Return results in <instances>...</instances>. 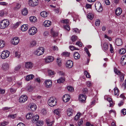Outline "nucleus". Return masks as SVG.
Instances as JSON below:
<instances>
[{
	"mask_svg": "<svg viewBox=\"0 0 126 126\" xmlns=\"http://www.w3.org/2000/svg\"><path fill=\"white\" fill-rule=\"evenodd\" d=\"M27 97L26 95H23L20 97L19 99V101L21 103L24 102L27 99Z\"/></svg>",
	"mask_w": 126,
	"mask_h": 126,
	"instance_id": "nucleus-9",
	"label": "nucleus"
},
{
	"mask_svg": "<svg viewBox=\"0 0 126 126\" xmlns=\"http://www.w3.org/2000/svg\"><path fill=\"white\" fill-rule=\"evenodd\" d=\"M73 110L70 109H68L67 111V113L68 115L69 116H71L72 115Z\"/></svg>",
	"mask_w": 126,
	"mask_h": 126,
	"instance_id": "nucleus-35",
	"label": "nucleus"
},
{
	"mask_svg": "<svg viewBox=\"0 0 126 126\" xmlns=\"http://www.w3.org/2000/svg\"><path fill=\"white\" fill-rule=\"evenodd\" d=\"M73 66V62L71 60L67 61L66 64V67L68 68H71Z\"/></svg>",
	"mask_w": 126,
	"mask_h": 126,
	"instance_id": "nucleus-13",
	"label": "nucleus"
},
{
	"mask_svg": "<svg viewBox=\"0 0 126 126\" xmlns=\"http://www.w3.org/2000/svg\"><path fill=\"white\" fill-rule=\"evenodd\" d=\"M28 28V26L27 25L24 24L22 26L21 29L22 31H25L27 30Z\"/></svg>",
	"mask_w": 126,
	"mask_h": 126,
	"instance_id": "nucleus-23",
	"label": "nucleus"
},
{
	"mask_svg": "<svg viewBox=\"0 0 126 126\" xmlns=\"http://www.w3.org/2000/svg\"><path fill=\"white\" fill-rule=\"evenodd\" d=\"M69 48L71 50H79V49L78 48H76V47H75L74 46H70L69 47Z\"/></svg>",
	"mask_w": 126,
	"mask_h": 126,
	"instance_id": "nucleus-50",
	"label": "nucleus"
},
{
	"mask_svg": "<svg viewBox=\"0 0 126 126\" xmlns=\"http://www.w3.org/2000/svg\"><path fill=\"white\" fill-rule=\"evenodd\" d=\"M20 7V5L18 3H17L15 7H14V9L15 10H16L19 8Z\"/></svg>",
	"mask_w": 126,
	"mask_h": 126,
	"instance_id": "nucleus-58",
	"label": "nucleus"
},
{
	"mask_svg": "<svg viewBox=\"0 0 126 126\" xmlns=\"http://www.w3.org/2000/svg\"><path fill=\"white\" fill-rule=\"evenodd\" d=\"M40 14L42 16L44 17H47L48 14V13L45 11L41 12Z\"/></svg>",
	"mask_w": 126,
	"mask_h": 126,
	"instance_id": "nucleus-32",
	"label": "nucleus"
},
{
	"mask_svg": "<svg viewBox=\"0 0 126 126\" xmlns=\"http://www.w3.org/2000/svg\"><path fill=\"white\" fill-rule=\"evenodd\" d=\"M121 113L124 115L126 114V109H123L121 111Z\"/></svg>",
	"mask_w": 126,
	"mask_h": 126,
	"instance_id": "nucleus-62",
	"label": "nucleus"
},
{
	"mask_svg": "<svg viewBox=\"0 0 126 126\" xmlns=\"http://www.w3.org/2000/svg\"><path fill=\"white\" fill-rule=\"evenodd\" d=\"M22 67L21 64H18L14 68V71L15 72H17Z\"/></svg>",
	"mask_w": 126,
	"mask_h": 126,
	"instance_id": "nucleus-27",
	"label": "nucleus"
},
{
	"mask_svg": "<svg viewBox=\"0 0 126 126\" xmlns=\"http://www.w3.org/2000/svg\"><path fill=\"white\" fill-rule=\"evenodd\" d=\"M74 57L75 59L77 60L79 59L80 57V55L77 52H75L74 54Z\"/></svg>",
	"mask_w": 126,
	"mask_h": 126,
	"instance_id": "nucleus-28",
	"label": "nucleus"
},
{
	"mask_svg": "<svg viewBox=\"0 0 126 126\" xmlns=\"http://www.w3.org/2000/svg\"><path fill=\"white\" fill-rule=\"evenodd\" d=\"M48 104L51 107H53L56 104V102L55 98L53 97L49 98L48 100Z\"/></svg>",
	"mask_w": 126,
	"mask_h": 126,
	"instance_id": "nucleus-2",
	"label": "nucleus"
},
{
	"mask_svg": "<svg viewBox=\"0 0 126 126\" xmlns=\"http://www.w3.org/2000/svg\"><path fill=\"white\" fill-rule=\"evenodd\" d=\"M77 39V37L75 35H73L72 36L71 38L72 41L73 42H74L76 41Z\"/></svg>",
	"mask_w": 126,
	"mask_h": 126,
	"instance_id": "nucleus-51",
	"label": "nucleus"
},
{
	"mask_svg": "<svg viewBox=\"0 0 126 126\" xmlns=\"http://www.w3.org/2000/svg\"><path fill=\"white\" fill-rule=\"evenodd\" d=\"M121 63L123 66L126 64V55L123 56L122 57L121 60Z\"/></svg>",
	"mask_w": 126,
	"mask_h": 126,
	"instance_id": "nucleus-17",
	"label": "nucleus"
},
{
	"mask_svg": "<svg viewBox=\"0 0 126 126\" xmlns=\"http://www.w3.org/2000/svg\"><path fill=\"white\" fill-rule=\"evenodd\" d=\"M32 63L31 62H28L25 63V67L27 69H31L33 67Z\"/></svg>",
	"mask_w": 126,
	"mask_h": 126,
	"instance_id": "nucleus-18",
	"label": "nucleus"
},
{
	"mask_svg": "<svg viewBox=\"0 0 126 126\" xmlns=\"http://www.w3.org/2000/svg\"><path fill=\"white\" fill-rule=\"evenodd\" d=\"M10 54V52L7 50L3 51L1 55V57L3 59H5L8 57Z\"/></svg>",
	"mask_w": 126,
	"mask_h": 126,
	"instance_id": "nucleus-4",
	"label": "nucleus"
},
{
	"mask_svg": "<svg viewBox=\"0 0 126 126\" xmlns=\"http://www.w3.org/2000/svg\"><path fill=\"white\" fill-rule=\"evenodd\" d=\"M85 51L86 52L87 54H88V56L90 57L91 56V54H90L89 51L88 50V48L86 47H85L84 48Z\"/></svg>",
	"mask_w": 126,
	"mask_h": 126,
	"instance_id": "nucleus-53",
	"label": "nucleus"
},
{
	"mask_svg": "<svg viewBox=\"0 0 126 126\" xmlns=\"http://www.w3.org/2000/svg\"><path fill=\"white\" fill-rule=\"evenodd\" d=\"M34 77V76L32 74L29 75L26 77V80L27 81H29L32 79Z\"/></svg>",
	"mask_w": 126,
	"mask_h": 126,
	"instance_id": "nucleus-29",
	"label": "nucleus"
},
{
	"mask_svg": "<svg viewBox=\"0 0 126 126\" xmlns=\"http://www.w3.org/2000/svg\"><path fill=\"white\" fill-rule=\"evenodd\" d=\"M69 20L68 19L62 20L61 21L62 22L66 24H67L69 23Z\"/></svg>",
	"mask_w": 126,
	"mask_h": 126,
	"instance_id": "nucleus-59",
	"label": "nucleus"
},
{
	"mask_svg": "<svg viewBox=\"0 0 126 126\" xmlns=\"http://www.w3.org/2000/svg\"><path fill=\"white\" fill-rule=\"evenodd\" d=\"M44 52V50L43 47H41L35 51L34 53L35 55L39 56L42 54Z\"/></svg>",
	"mask_w": 126,
	"mask_h": 126,
	"instance_id": "nucleus-5",
	"label": "nucleus"
},
{
	"mask_svg": "<svg viewBox=\"0 0 126 126\" xmlns=\"http://www.w3.org/2000/svg\"><path fill=\"white\" fill-rule=\"evenodd\" d=\"M114 91L115 95L118 96L119 94V90L117 87H115L114 88Z\"/></svg>",
	"mask_w": 126,
	"mask_h": 126,
	"instance_id": "nucleus-33",
	"label": "nucleus"
},
{
	"mask_svg": "<svg viewBox=\"0 0 126 126\" xmlns=\"http://www.w3.org/2000/svg\"><path fill=\"white\" fill-rule=\"evenodd\" d=\"M8 4V3L5 2H0V5L3 6H6Z\"/></svg>",
	"mask_w": 126,
	"mask_h": 126,
	"instance_id": "nucleus-61",
	"label": "nucleus"
},
{
	"mask_svg": "<svg viewBox=\"0 0 126 126\" xmlns=\"http://www.w3.org/2000/svg\"><path fill=\"white\" fill-rule=\"evenodd\" d=\"M84 75L86 76V77L88 78H89L90 77V76L89 74L86 71L84 72Z\"/></svg>",
	"mask_w": 126,
	"mask_h": 126,
	"instance_id": "nucleus-54",
	"label": "nucleus"
},
{
	"mask_svg": "<svg viewBox=\"0 0 126 126\" xmlns=\"http://www.w3.org/2000/svg\"><path fill=\"white\" fill-rule=\"evenodd\" d=\"M9 68V64L7 63H4L2 65V69L4 71H6L8 70Z\"/></svg>",
	"mask_w": 126,
	"mask_h": 126,
	"instance_id": "nucleus-11",
	"label": "nucleus"
},
{
	"mask_svg": "<svg viewBox=\"0 0 126 126\" xmlns=\"http://www.w3.org/2000/svg\"><path fill=\"white\" fill-rule=\"evenodd\" d=\"M57 62L59 66H60L61 65L62 63L61 62V59L60 58H58L57 59Z\"/></svg>",
	"mask_w": 126,
	"mask_h": 126,
	"instance_id": "nucleus-45",
	"label": "nucleus"
},
{
	"mask_svg": "<svg viewBox=\"0 0 126 126\" xmlns=\"http://www.w3.org/2000/svg\"><path fill=\"white\" fill-rule=\"evenodd\" d=\"M126 52V50L124 48H122L119 50V53L120 54H124Z\"/></svg>",
	"mask_w": 126,
	"mask_h": 126,
	"instance_id": "nucleus-42",
	"label": "nucleus"
},
{
	"mask_svg": "<svg viewBox=\"0 0 126 126\" xmlns=\"http://www.w3.org/2000/svg\"><path fill=\"white\" fill-rule=\"evenodd\" d=\"M114 71L116 74L119 76V77L120 78V81L121 82L123 81L124 79V74L121 73L120 71L118 70L115 68H114Z\"/></svg>",
	"mask_w": 126,
	"mask_h": 126,
	"instance_id": "nucleus-3",
	"label": "nucleus"
},
{
	"mask_svg": "<svg viewBox=\"0 0 126 126\" xmlns=\"http://www.w3.org/2000/svg\"><path fill=\"white\" fill-rule=\"evenodd\" d=\"M94 17V15L92 13L88 14L87 15V17L90 20H92Z\"/></svg>",
	"mask_w": 126,
	"mask_h": 126,
	"instance_id": "nucleus-44",
	"label": "nucleus"
},
{
	"mask_svg": "<svg viewBox=\"0 0 126 126\" xmlns=\"http://www.w3.org/2000/svg\"><path fill=\"white\" fill-rule=\"evenodd\" d=\"M115 43L116 45L117 46H120L123 44V42L122 39L119 38H117L116 39Z\"/></svg>",
	"mask_w": 126,
	"mask_h": 126,
	"instance_id": "nucleus-16",
	"label": "nucleus"
},
{
	"mask_svg": "<svg viewBox=\"0 0 126 126\" xmlns=\"http://www.w3.org/2000/svg\"><path fill=\"white\" fill-rule=\"evenodd\" d=\"M8 123V122L5 121H3V122L1 123L0 126H4L6 125Z\"/></svg>",
	"mask_w": 126,
	"mask_h": 126,
	"instance_id": "nucleus-57",
	"label": "nucleus"
},
{
	"mask_svg": "<svg viewBox=\"0 0 126 126\" xmlns=\"http://www.w3.org/2000/svg\"><path fill=\"white\" fill-rule=\"evenodd\" d=\"M95 7L96 10L99 12H101L103 10V8L101 3L99 2H97L95 3Z\"/></svg>",
	"mask_w": 126,
	"mask_h": 126,
	"instance_id": "nucleus-6",
	"label": "nucleus"
},
{
	"mask_svg": "<svg viewBox=\"0 0 126 126\" xmlns=\"http://www.w3.org/2000/svg\"><path fill=\"white\" fill-rule=\"evenodd\" d=\"M79 100L81 102H84L86 99V96L85 94H81L79 96Z\"/></svg>",
	"mask_w": 126,
	"mask_h": 126,
	"instance_id": "nucleus-12",
	"label": "nucleus"
},
{
	"mask_svg": "<svg viewBox=\"0 0 126 126\" xmlns=\"http://www.w3.org/2000/svg\"><path fill=\"white\" fill-rule=\"evenodd\" d=\"M30 108L32 111H34L36 108V106L34 104H32L31 105Z\"/></svg>",
	"mask_w": 126,
	"mask_h": 126,
	"instance_id": "nucleus-30",
	"label": "nucleus"
},
{
	"mask_svg": "<svg viewBox=\"0 0 126 126\" xmlns=\"http://www.w3.org/2000/svg\"><path fill=\"white\" fill-rule=\"evenodd\" d=\"M39 117L38 115H36L33 116L32 118V121L33 123H36L39 119Z\"/></svg>",
	"mask_w": 126,
	"mask_h": 126,
	"instance_id": "nucleus-20",
	"label": "nucleus"
},
{
	"mask_svg": "<svg viewBox=\"0 0 126 126\" xmlns=\"http://www.w3.org/2000/svg\"><path fill=\"white\" fill-rule=\"evenodd\" d=\"M20 56V53L19 52L16 51L15 54V56L17 58H19Z\"/></svg>",
	"mask_w": 126,
	"mask_h": 126,
	"instance_id": "nucleus-49",
	"label": "nucleus"
},
{
	"mask_svg": "<svg viewBox=\"0 0 126 126\" xmlns=\"http://www.w3.org/2000/svg\"><path fill=\"white\" fill-rule=\"evenodd\" d=\"M54 11L55 12L57 13H60V14H61V11L60 10L59 8H57L54 10Z\"/></svg>",
	"mask_w": 126,
	"mask_h": 126,
	"instance_id": "nucleus-60",
	"label": "nucleus"
},
{
	"mask_svg": "<svg viewBox=\"0 0 126 126\" xmlns=\"http://www.w3.org/2000/svg\"><path fill=\"white\" fill-rule=\"evenodd\" d=\"M36 18L34 16H32L30 17V20L31 21L33 22H35L36 20Z\"/></svg>",
	"mask_w": 126,
	"mask_h": 126,
	"instance_id": "nucleus-36",
	"label": "nucleus"
},
{
	"mask_svg": "<svg viewBox=\"0 0 126 126\" xmlns=\"http://www.w3.org/2000/svg\"><path fill=\"white\" fill-rule=\"evenodd\" d=\"M36 42L35 40H33L31 41L30 44V46L31 47H33L36 45Z\"/></svg>",
	"mask_w": 126,
	"mask_h": 126,
	"instance_id": "nucleus-38",
	"label": "nucleus"
},
{
	"mask_svg": "<svg viewBox=\"0 0 126 126\" xmlns=\"http://www.w3.org/2000/svg\"><path fill=\"white\" fill-rule=\"evenodd\" d=\"M51 22L48 20L45 21L44 22V26L46 27H48L51 25Z\"/></svg>",
	"mask_w": 126,
	"mask_h": 126,
	"instance_id": "nucleus-22",
	"label": "nucleus"
},
{
	"mask_svg": "<svg viewBox=\"0 0 126 126\" xmlns=\"http://www.w3.org/2000/svg\"><path fill=\"white\" fill-rule=\"evenodd\" d=\"M70 54V53L68 52H64L62 54V55L66 57H68Z\"/></svg>",
	"mask_w": 126,
	"mask_h": 126,
	"instance_id": "nucleus-47",
	"label": "nucleus"
},
{
	"mask_svg": "<svg viewBox=\"0 0 126 126\" xmlns=\"http://www.w3.org/2000/svg\"><path fill=\"white\" fill-rule=\"evenodd\" d=\"M28 11L26 8H24L22 11V14L24 16L26 15L28 13Z\"/></svg>",
	"mask_w": 126,
	"mask_h": 126,
	"instance_id": "nucleus-37",
	"label": "nucleus"
},
{
	"mask_svg": "<svg viewBox=\"0 0 126 126\" xmlns=\"http://www.w3.org/2000/svg\"><path fill=\"white\" fill-rule=\"evenodd\" d=\"M46 122L47 125L49 126H51L54 122V121H51L49 119H47Z\"/></svg>",
	"mask_w": 126,
	"mask_h": 126,
	"instance_id": "nucleus-31",
	"label": "nucleus"
},
{
	"mask_svg": "<svg viewBox=\"0 0 126 126\" xmlns=\"http://www.w3.org/2000/svg\"><path fill=\"white\" fill-rule=\"evenodd\" d=\"M19 41V38L18 37H15L12 39L11 41L12 44L14 45H17Z\"/></svg>",
	"mask_w": 126,
	"mask_h": 126,
	"instance_id": "nucleus-10",
	"label": "nucleus"
},
{
	"mask_svg": "<svg viewBox=\"0 0 126 126\" xmlns=\"http://www.w3.org/2000/svg\"><path fill=\"white\" fill-rule=\"evenodd\" d=\"M102 48L104 51H107L108 49V44L106 43H104L103 45Z\"/></svg>",
	"mask_w": 126,
	"mask_h": 126,
	"instance_id": "nucleus-24",
	"label": "nucleus"
},
{
	"mask_svg": "<svg viewBox=\"0 0 126 126\" xmlns=\"http://www.w3.org/2000/svg\"><path fill=\"white\" fill-rule=\"evenodd\" d=\"M70 96L68 94L64 95L63 97V100L64 102H68L70 99Z\"/></svg>",
	"mask_w": 126,
	"mask_h": 126,
	"instance_id": "nucleus-19",
	"label": "nucleus"
},
{
	"mask_svg": "<svg viewBox=\"0 0 126 126\" xmlns=\"http://www.w3.org/2000/svg\"><path fill=\"white\" fill-rule=\"evenodd\" d=\"M60 76H64L65 75V73L62 71H59L58 72Z\"/></svg>",
	"mask_w": 126,
	"mask_h": 126,
	"instance_id": "nucleus-63",
	"label": "nucleus"
},
{
	"mask_svg": "<svg viewBox=\"0 0 126 126\" xmlns=\"http://www.w3.org/2000/svg\"><path fill=\"white\" fill-rule=\"evenodd\" d=\"M47 73L49 76H51L54 74V72L50 70H47Z\"/></svg>",
	"mask_w": 126,
	"mask_h": 126,
	"instance_id": "nucleus-43",
	"label": "nucleus"
},
{
	"mask_svg": "<svg viewBox=\"0 0 126 126\" xmlns=\"http://www.w3.org/2000/svg\"><path fill=\"white\" fill-rule=\"evenodd\" d=\"M33 116L32 113L31 112H29L27 114L26 116V119H32Z\"/></svg>",
	"mask_w": 126,
	"mask_h": 126,
	"instance_id": "nucleus-25",
	"label": "nucleus"
},
{
	"mask_svg": "<svg viewBox=\"0 0 126 126\" xmlns=\"http://www.w3.org/2000/svg\"><path fill=\"white\" fill-rule=\"evenodd\" d=\"M54 59V58L53 57L49 56L45 59V61L46 63H50L53 61Z\"/></svg>",
	"mask_w": 126,
	"mask_h": 126,
	"instance_id": "nucleus-15",
	"label": "nucleus"
},
{
	"mask_svg": "<svg viewBox=\"0 0 126 126\" xmlns=\"http://www.w3.org/2000/svg\"><path fill=\"white\" fill-rule=\"evenodd\" d=\"M9 24L8 20L7 19H4L1 21L0 23V28L4 29L7 27Z\"/></svg>",
	"mask_w": 126,
	"mask_h": 126,
	"instance_id": "nucleus-1",
	"label": "nucleus"
},
{
	"mask_svg": "<svg viewBox=\"0 0 126 126\" xmlns=\"http://www.w3.org/2000/svg\"><path fill=\"white\" fill-rule=\"evenodd\" d=\"M65 80V78L64 77H61L57 80V82L59 83L63 82Z\"/></svg>",
	"mask_w": 126,
	"mask_h": 126,
	"instance_id": "nucleus-26",
	"label": "nucleus"
},
{
	"mask_svg": "<svg viewBox=\"0 0 126 126\" xmlns=\"http://www.w3.org/2000/svg\"><path fill=\"white\" fill-rule=\"evenodd\" d=\"M38 0H29V5L32 6H34L38 4Z\"/></svg>",
	"mask_w": 126,
	"mask_h": 126,
	"instance_id": "nucleus-8",
	"label": "nucleus"
},
{
	"mask_svg": "<svg viewBox=\"0 0 126 126\" xmlns=\"http://www.w3.org/2000/svg\"><path fill=\"white\" fill-rule=\"evenodd\" d=\"M45 85L46 87L47 88L50 87L52 85V81L50 80H47L45 81Z\"/></svg>",
	"mask_w": 126,
	"mask_h": 126,
	"instance_id": "nucleus-14",
	"label": "nucleus"
},
{
	"mask_svg": "<svg viewBox=\"0 0 126 126\" xmlns=\"http://www.w3.org/2000/svg\"><path fill=\"white\" fill-rule=\"evenodd\" d=\"M26 89L27 90H28L29 91L31 92L33 88L31 86H29L26 87Z\"/></svg>",
	"mask_w": 126,
	"mask_h": 126,
	"instance_id": "nucleus-52",
	"label": "nucleus"
},
{
	"mask_svg": "<svg viewBox=\"0 0 126 126\" xmlns=\"http://www.w3.org/2000/svg\"><path fill=\"white\" fill-rule=\"evenodd\" d=\"M122 87H123L125 89L126 88V80H124V82L122 85Z\"/></svg>",
	"mask_w": 126,
	"mask_h": 126,
	"instance_id": "nucleus-64",
	"label": "nucleus"
},
{
	"mask_svg": "<svg viewBox=\"0 0 126 126\" xmlns=\"http://www.w3.org/2000/svg\"><path fill=\"white\" fill-rule=\"evenodd\" d=\"M37 31L36 28L34 27H33L29 29L28 33L30 35H33L35 34Z\"/></svg>",
	"mask_w": 126,
	"mask_h": 126,
	"instance_id": "nucleus-7",
	"label": "nucleus"
},
{
	"mask_svg": "<svg viewBox=\"0 0 126 126\" xmlns=\"http://www.w3.org/2000/svg\"><path fill=\"white\" fill-rule=\"evenodd\" d=\"M5 42L3 40H0V48H2L5 46Z\"/></svg>",
	"mask_w": 126,
	"mask_h": 126,
	"instance_id": "nucleus-40",
	"label": "nucleus"
},
{
	"mask_svg": "<svg viewBox=\"0 0 126 126\" xmlns=\"http://www.w3.org/2000/svg\"><path fill=\"white\" fill-rule=\"evenodd\" d=\"M64 27L65 29L66 30L69 31L70 29L69 26L68 24H66L64 26Z\"/></svg>",
	"mask_w": 126,
	"mask_h": 126,
	"instance_id": "nucleus-48",
	"label": "nucleus"
},
{
	"mask_svg": "<svg viewBox=\"0 0 126 126\" xmlns=\"http://www.w3.org/2000/svg\"><path fill=\"white\" fill-rule=\"evenodd\" d=\"M11 108L9 107H6L2 108V110L4 111H9V110Z\"/></svg>",
	"mask_w": 126,
	"mask_h": 126,
	"instance_id": "nucleus-56",
	"label": "nucleus"
},
{
	"mask_svg": "<svg viewBox=\"0 0 126 126\" xmlns=\"http://www.w3.org/2000/svg\"><path fill=\"white\" fill-rule=\"evenodd\" d=\"M68 90L70 92H73L74 91L73 88L71 86H69L67 87Z\"/></svg>",
	"mask_w": 126,
	"mask_h": 126,
	"instance_id": "nucleus-55",
	"label": "nucleus"
},
{
	"mask_svg": "<svg viewBox=\"0 0 126 126\" xmlns=\"http://www.w3.org/2000/svg\"><path fill=\"white\" fill-rule=\"evenodd\" d=\"M36 123V126H41L43 124V122L41 120H40Z\"/></svg>",
	"mask_w": 126,
	"mask_h": 126,
	"instance_id": "nucleus-41",
	"label": "nucleus"
},
{
	"mask_svg": "<svg viewBox=\"0 0 126 126\" xmlns=\"http://www.w3.org/2000/svg\"><path fill=\"white\" fill-rule=\"evenodd\" d=\"M9 90L10 93L12 94L15 93L16 90V89L13 87H12L9 89Z\"/></svg>",
	"mask_w": 126,
	"mask_h": 126,
	"instance_id": "nucleus-39",
	"label": "nucleus"
},
{
	"mask_svg": "<svg viewBox=\"0 0 126 126\" xmlns=\"http://www.w3.org/2000/svg\"><path fill=\"white\" fill-rule=\"evenodd\" d=\"M61 110L60 109H56L54 111V113L58 115V116H59L60 115Z\"/></svg>",
	"mask_w": 126,
	"mask_h": 126,
	"instance_id": "nucleus-34",
	"label": "nucleus"
},
{
	"mask_svg": "<svg viewBox=\"0 0 126 126\" xmlns=\"http://www.w3.org/2000/svg\"><path fill=\"white\" fill-rule=\"evenodd\" d=\"M80 113H78L75 116V117L74 119L76 120H77L80 118Z\"/></svg>",
	"mask_w": 126,
	"mask_h": 126,
	"instance_id": "nucleus-46",
	"label": "nucleus"
},
{
	"mask_svg": "<svg viewBox=\"0 0 126 126\" xmlns=\"http://www.w3.org/2000/svg\"><path fill=\"white\" fill-rule=\"evenodd\" d=\"M122 13V9L120 8H117L115 10V13L117 16H120Z\"/></svg>",
	"mask_w": 126,
	"mask_h": 126,
	"instance_id": "nucleus-21",
	"label": "nucleus"
}]
</instances>
